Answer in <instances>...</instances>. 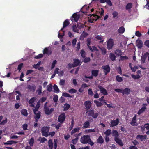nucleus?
Masks as SVG:
<instances>
[{
    "label": "nucleus",
    "mask_w": 149,
    "mask_h": 149,
    "mask_svg": "<svg viewBox=\"0 0 149 149\" xmlns=\"http://www.w3.org/2000/svg\"><path fill=\"white\" fill-rule=\"evenodd\" d=\"M90 140V138L88 136H83L80 139L81 142L84 144L86 143Z\"/></svg>",
    "instance_id": "nucleus-1"
},
{
    "label": "nucleus",
    "mask_w": 149,
    "mask_h": 149,
    "mask_svg": "<svg viewBox=\"0 0 149 149\" xmlns=\"http://www.w3.org/2000/svg\"><path fill=\"white\" fill-rule=\"evenodd\" d=\"M49 127H44L42 129V133L43 135L46 137L48 136V132L49 130Z\"/></svg>",
    "instance_id": "nucleus-2"
},
{
    "label": "nucleus",
    "mask_w": 149,
    "mask_h": 149,
    "mask_svg": "<svg viewBox=\"0 0 149 149\" xmlns=\"http://www.w3.org/2000/svg\"><path fill=\"white\" fill-rule=\"evenodd\" d=\"M47 103H45L44 106V111L46 114L47 115L50 114L54 111V109L51 108L49 109L46 106Z\"/></svg>",
    "instance_id": "nucleus-3"
},
{
    "label": "nucleus",
    "mask_w": 149,
    "mask_h": 149,
    "mask_svg": "<svg viewBox=\"0 0 149 149\" xmlns=\"http://www.w3.org/2000/svg\"><path fill=\"white\" fill-rule=\"evenodd\" d=\"M114 45V41L112 39H109L107 42V47L108 49H111Z\"/></svg>",
    "instance_id": "nucleus-4"
},
{
    "label": "nucleus",
    "mask_w": 149,
    "mask_h": 149,
    "mask_svg": "<svg viewBox=\"0 0 149 149\" xmlns=\"http://www.w3.org/2000/svg\"><path fill=\"white\" fill-rule=\"evenodd\" d=\"M91 39L90 38H88L87 40V45L90 49V50L92 52L96 51V52L98 51V49H97L96 47L94 46H93L92 47L90 46L89 45H90Z\"/></svg>",
    "instance_id": "nucleus-5"
},
{
    "label": "nucleus",
    "mask_w": 149,
    "mask_h": 149,
    "mask_svg": "<svg viewBox=\"0 0 149 149\" xmlns=\"http://www.w3.org/2000/svg\"><path fill=\"white\" fill-rule=\"evenodd\" d=\"M90 18H89L88 21L90 23H93L94 21H96L99 18V17L96 15H91Z\"/></svg>",
    "instance_id": "nucleus-6"
},
{
    "label": "nucleus",
    "mask_w": 149,
    "mask_h": 149,
    "mask_svg": "<svg viewBox=\"0 0 149 149\" xmlns=\"http://www.w3.org/2000/svg\"><path fill=\"white\" fill-rule=\"evenodd\" d=\"M79 18L80 15L79 14L74 13L71 17V20L73 22H77L79 19Z\"/></svg>",
    "instance_id": "nucleus-7"
},
{
    "label": "nucleus",
    "mask_w": 149,
    "mask_h": 149,
    "mask_svg": "<svg viewBox=\"0 0 149 149\" xmlns=\"http://www.w3.org/2000/svg\"><path fill=\"white\" fill-rule=\"evenodd\" d=\"M65 114L64 113H62L59 116L58 121L62 123L65 120Z\"/></svg>",
    "instance_id": "nucleus-8"
},
{
    "label": "nucleus",
    "mask_w": 149,
    "mask_h": 149,
    "mask_svg": "<svg viewBox=\"0 0 149 149\" xmlns=\"http://www.w3.org/2000/svg\"><path fill=\"white\" fill-rule=\"evenodd\" d=\"M102 68L103 69L106 75L110 71V68L108 65L103 66L102 67Z\"/></svg>",
    "instance_id": "nucleus-9"
},
{
    "label": "nucleus",
    "mask_w": 149,
    "mask_h": 149,
    "mask_svg": "<svg viewBox=\"0 0 149 149\" xmlns=\"http://www.w3.org/2000/svg\"><path fill=\"white\" fill-rule=\"evenodd\" d=\"M35 109H33L35 114V118L36 120V121H37L39 119L40 116V113L39 111H35Z\"/></svg>",
    "instance_id": "nucleus-10"
},
{
    "label": "nucleus",
    "mask_w": 149,
    "mask_h": 149,
    "mask_svg": "<svg viewBox=\"0 0 149 149\" xmlns=\"http://www.w3.org/2000/svg\"><path fill=\"white\" fill-rule=\"evenodd\" d=\"M136 45L138 48H141L143 45V42L141 40L138 39L136 42Z\"/></svg>",
    "instance_id": "nucleus-11"
},
{
    "label": "nucleus",
    "mask_w": 149,
    "mask_h": 149,
    "mask_svg": "<svg viewBox=\"0 0 149 149\" xmlns=\"http://www.w3.org/2000/svg\"><path fill=\"white\" fill-rule=\"evenodd\" d=\"M54 71L55 73L58 74V76L60 77L63 76V72L62 70H60L58 68H56Z\"/></svg>",
    "instance_id": "nucleus-12"
},
{
    "label": "nucleus",
    "mask_w": 149,
    "mask_h": 149,
    "mask_svg": "<svg viewBox=\"0 0 149 149\" xmlns=\"http://www.w3.org/2000/svg\"><path fill=\"white\" fill-rule=\"evenodd\" d=\"M89 86H88L87 84H83L80 88L79 89V91L80 93H82L84 90V89L87 87H88Z\"/></svg>",
    "instance_id": "nucleus-13"
},
{
    "label": "nucleus",
    "mask_w": 149,
    "mask_h": 149,
    "mask_svg": "<svg viewBox=\"0 0 149 149\" xmlns=\"http://www.w3.org/2000/svg\"><path fill=\"white\" fill-rule=\"evenodd\" d=\"M119 122V120L118 119H116L115 120H113L111 122V127H113L116 126L117 125Z\"/></svg>",
    "instance_id": "nucleus-14"
},
{
    "label": "nucleus",
    "mask_w": 149,
    "mask_h": 149,
    "mask_svg": "<svg viewBox=\"0 0 149 149\" xmlns=\"http://www.w3.org/2000/svg\"><path fill=\"white\" fill-rule=\"evenodd\" d=\"M148 55H149V53H148V52H147L145 53L143 56H141V63H144L145 62V60L146 58L147 57Z\"/></svg>",
    "instance_id": "nucleus-15"
},
{
    "label": "nucleus",
    "mask_w": 149,
    "mask_h": 149,
    "mask_svg": "<svg viewBox=\"0 0 149 149\" xmlns=\"http://www.w3.org/2000/svg\"><path fill=\"white\" fill-rule=\"evenodd\" d=\"M84 104L85 106L86 109L87 110H88L90 108L91 103L89 101H87L84 102Z\"/></svg>",
    "instance_id": "nucleus-16"
},
{
    "label": "nucleus",
    "mask_w": 149,
    "mask_h": 149,
    "mask_svg": "<svg viewBox=\"0 0 149 149\" xmlns=\"http://www.w3.org/2000/svg\"><path fill=\"white\" fill-rule=\"evenodd\" d=\"M74 62L72 65L73 67H76L81 65V63L79 60L74 59Z\"/></svg>",
    "instance_id": "nucleus-17"
},
{
    "label": "nucleus",
    "mask_w": 149,
    "mask_h": 149,
    "mask_svg": "<svg viewBox=\"0 0 149 149\" xmlns=\"http://www.w3.org/2000/svg\"><path fill=\"white\" fill-rule=\"evenodd\" d=\"M147 105V104L146 103L143 104V107L139 111L138 114L139 115L140 114L144 111L146 109V107Z\"/></svg>",
    "instance_id": "nucleus-18"
},
{
    "label": "nucleus",
    "mask_w": 149,
    "mask_h": 149,
    "mask_svg": "<svg viewBox=\"0 0 149 149\" xmlns=\"http://www.w3.org/2000/svg\"><path fill=\"white\" fill-rule=\"evenodd\" d=\"M130 90L128 88H126L124 89H123L122 93L123 95H129L130 92Z\"/></svg>",
    "instance_id": "nucleus-19"
},
{
    "label": "nucleus",
    "mask_w": 149,
    "mask_h": 149,
    "mask_svg": "<svg viewBox=\"0 0 149 149\" xmlns=\"http://www.w3.org/2000/svg\"><path fill=\"white\" fill-rule=\"evenodd\" d=\"M137 139H139L141 141H145L147 138V136L146 135H138L137 136Z\"/></svg>",
    "instance_id": "nucleus-20"
},
{
    "label": "nucleus",
    "mask_w": 149,
    "mask_h": 149,
    "mask_svg": "<svg viewBox=\"0 0 149 149\" xmlns=\"http://www.w3.org/2000/svg\"><path fill=\"white\" fill-rule=\"evenodd\" d=\"M35 99V98L33 97L31 98L29 100V102L31 106L32 107H34V106L35 104L34 102Z\"/></svg>",
    "instance_id": "nucleus-21"
},
{
    "label": "nucleus",
    "mask_w": 149,
    "mask_h": 149,
    "mask_svg": "<svg viewBox=\"0 0 149 149\" xmlns=\"http://www.w3.org/2000/svg\"><path fill=\"white\" fill-rule=\"evenodd\" d=\"M99 88L100 91L104 95H106L107 94V93L106 90L104 89L103 87L101 86H99Z\"/></svg>",
    "instance_id": "nucleus-22"
},
{
    "label": "nucleus",
    "mask_w": 149,
    "mask_h": 149,
    "mask_svg": "<svg viewBox=\"0 0 149 149\" xmlns=\"http://www.w3.org/2000/svg\"><path fill=\"white\" fill-rule=\"evenodd\" d=\"M69 24V22L68 20L67 19L63 23V27L61 29L60 31H63V28L67 27Z\"/></svg>",
    "instance_id": "nucleus-23"
},
{
    "label": "nucleus",
    "mask_w": 149,
    "mask_h": 149,
    "mask_svg": "<svg viewBox=\"0 0 149 149\" xmlns=\"http://www.w3.org/2000/svg\"><path fill=\"white\" fill-rule=\"evenodd\" d=\"M115 140L116 142L120 146H122L123 145V144L121 141V140L119 139L118 138H116L115 139Z\"/></svg>",
    "instance_id": "nucleus-24"
},
{
    "label": "nucleus",
    "mask_w": 149,
    "mask_h": 149,
    "mask_svg": "<svg viewBox=\"0 0 149 149\" xmlns=\"http://www.w3.org/2000/svg\"><path fill=\"white\" fill-rule=\"evenodd\" d=\"M125 31L124 28L123 26L119 28L118 30V32L119 33H123Z\"/></svg>",
    "instance_id": "nucleus-25"
},
{
    "label": "nucleus",
    "mask_w": 149,
    "mask_h": 149,
    "mask_svg": "<svg viewBox=\"0 0 149 149\" xmlns=\"http://www.w3.org/2000/svg\"><path fill=\"white\" fill-rule=\"evenodd\" d=\"M136 116H135L133 118L132 120L131 123V124L132 125L134 126L137 125V124L136 122Z\"/></svg>",
    "instance_id": "nucleus-26"
},
{
    "label": "nucleus",
    "mask_w": 149,
    "mask_h": 149,
    "mask_svg": "<svg viewBox=\"0 0 149 149\" xmlns=\"http://www.w3.org/2000/svg\"><path fill=\"white\" fill-rule=\"evenodd\" d=\"M80 129V127H77L74 129L71 132V134L72 135L74 133L78 132Z\"/></svg>",
    "instance_id": "nucleus-27"
},
{
    "label": "nucleus",
    "mask_w": 149,
    "mask_h": 149,
    "mask_svg": "<svg viewBox=\"0 0 149 149\" xmlns=\"http://www.w3.org/2000/svg\"><path fill=\"white\" fill-rule=\"evenodd\" d=\"M21 113L22 115L25 116H26L28 115L27 110L26 109H22L21 110Z\"/></svg>",
    "instance_id": "nucleus-28"
},
{
    "label": "nucleus",
    "mask_w": 149,
    "mask_h": 149,
    "mask_svg": "<svg viewBox=\"0 0 149 149\" xmlns=\"http://www.w3.org/2000/svg\"><path fill=\"white\" fill-rule=\"evenodd\" d=\"M112 135L113 136L115 137V139L116 138H117L118 136V132L115 130H113V131Z\"/></svg>",
    "instance_id": "nucleus-29"
},
{
    "label": "nucleus",
    "mask_w": 149,
    "mask_h": 149,
    "mask_svg": "<svg viewBox=\"0 0 149 149\" xmlns=\"http://www.w3.org/2000/svg\"><path fill=\"white\" fill-rule=\"evenodd\" d=\"M17 142L16 141H8L7 142L4 143V145H11L13 143H16Z\"/></svg>",
    "instance_id": "nucleus-30"
},
{
    "label": "nucleus",
    "mask_w": 149,
    "mask_h": 149,
    "mask_svg": "<svg viewBox=\"0 0 149 149\" xmlns=\"http://www.w3.org/2000/svg\"><path fill=\"white\" fill-rule=\"evenodd\" d=\"M115 53L117 56H120L122 55V52L120 50H116Z\"/></svg>",
    "instance_id": "nucleus-31"
},
{
    "label": "nucleus",
    "mask_w": 149,
    "mask_h": 149,
    "mask_svg": "<svg viewBox=\"0 0 149 149\" xmlns=\"http://www.w3.org/2000/svg\"><path fill=\"white\" fill-rule=\"evenodd\" d=\"M48 146L50 149H52L53 145L52 141L51 140H49L48 141Z\"/></svg>",
    "instance_id": "nucleus-32"
},
{
    "label": "nucleus",
    "mask_w": 149,
    "mask_h": 149,
    "mask_svg": "<svg viewBox=\"0 0 149 149\" xmlns=\"http://www.w3.org/2000/svg\"><path fill=\"white\" fill-rule=\"evenodd\" d=\"M146 128L147 130L149 129V124L147 123L145 124L144 126L141 127V129L143 131L144 129Z\"/></svg>",
    "instance_id": "nucleus-33"
},
{
    "label": "nucleus",
    "mask_w": 149,
    "mask_h": 149,
    "mask_svg": "<svg viewBox=\"0 0 149 149\" xmlns=\"http://www.w3.org/2000/svg\"><path fill=\"white\" fill-rule=\"evenodd\" d=\"M109 57L110 58L112 61L114 60L116 58L115 56L113 53H110Z\"/></svg>",
    "instance_id": "nucleus-34"
},
{
    "label": "nucleus",
    "mask_w": 149,
    "mask_h": 149,
    "mask_svg": "<svg viewBox=\"0 0 149 149\" xmlns=\"http://www.w3.org/2000/svg\"><path fill=\"white\" fill-rule=\"evenodd\" d=\"M72 29L73 31L75 32H78L79 31L78 29H77V27L76 25L74 24L72 26Z\"/></svg>",
    "instance_id": "nucleus-35"
},
{
    "label": "nucleus",
    "mask_w": 149,
    "mask_h": 149,
    "mask_svg": "<svg viewBox=\"0 0 149 149\" xmlns=\"http://www.w3.org/2000/svg\"><path fill=\"white\" fill-rule=\"evenodd\" d=\"M98 70H93L92 71V74L93 75L97 76L98 74Z\"/></svg>",
    "instance_id": "nucleus-36"
},
{
    "label": "nucleus",
    "mask_w": 149,
    "mask_h": 149,
    "mask_svg": "<svg viewBox=\"0 0 149 149\" xmlns=\"http://www.w3.org/2000/svg\"><path fill=\"white\" fill-rule=\"evenodd\" d=\"M36 86L34 85H29L28 86V88L30 90H33L34 91L35 89Z\"/></svg>",
    "instance_id": "nucleus-37"
},
{
    "label": "nucleus",
    "mask_w": 149,
    "mask_h": 149,
    "mask_svg": "<svg viewBox=\"0 0 149 149\" xmlns=\"http://www.w3.org/2000/svg\"><path fill=\"white\" fill-rule=\"evenodd\" d=\"M104 140L102 136H100L99 137L97 140V142L100 143H103Z\"/></svg>",
    "instance_id": "nucleus-38"
},
{
    "label": "nucleus",
    "mask_w": 149,
    "mask_h": 149,
    "mask_svg": "<svg viewBox=\"0 0 149 149\" xmlns=\"http://www.w3.org/2000/svg\"><path fill=\"white\" fill-rule=\"evenodd\" d=\"M88 113V114L89 116H92L93 117V116L94 115V111L93 110L88 111L87 112Z\"/></svg>",
    "instance_id": "nucleus-39"
},
{
    "label": "nucleus",
    "mask_w": 149,
    "mask_h": 149,
    "mask_svg": "<svg viewBox=\"0 0 149 149\" xmlns=\"http://www.w3.org/2000/svg\"><path fill=\"white\" fill-rule=\"evenodd\" d=\"M52 85L49 84L47 86V90L49 91H51L52 90Z\"/></svg>",
    "instance_id": "nucleus-40"
},
{
    "label": "nucleus",
    "mask_w": 149,
    "mask_h": 149,
    "mask_svg": "<svg viewBox=\"0 0 149 149\" xmlns=\"http://www.w3.org/2000/svg\"><path fill=\"white\" fill-rule=\"evenodd\" d=\"M89 126V122L86 121L84 123V124L83 127L84 128H88Z\"/></svg>",
    "instance_id": "nucleus-41"
},
{
    "label": "nucleus",
    "mask_w": 149,
    "mask_h": 149,
    "mask_svg": "<svg viewBox=\"0 0 149 149\" xmlns=\"http://www.w3.org/2000/svg\"><path fill=\"white\" fill-rule=\"evenodd\" d=\"M53 88L55 92L56 93H58L59 92V89L56 85H54Z\"/></svg>",
    "instance_id": "nucleus-42"
},
{
    "label": "nucleus",
    "mask_w": 149,
    "mask_h": 149,
    "mask_svg": "<svg viewBox=\"0 0 149 149\" xmlns=\"http://www.w3.org/2000/svg\"><path fill=\"white\" fill-rule=\"evenodd\" d=\"M94 102L95 103L97 107H100L102 105V104L101 102H99L97 100H95Z\"/></svg>",
    "instance_id": "nucleus-43"
},
{
    "label": "nucleus",
    "mask_w": 149,
    "mask_h": 149,
    "mask_svg": "<svg viewBox=\"0 0 149 149\" xmlns=\"http://www.w3.org/2000/svg\"><path fill=\"white\" fill-rule=\"evenodd\" d=\"M42 87L41 86H39V88L38 89L37 92L38 94L39 95H40L41 93Z\"/></svg>",
    "instance_id": "nucleus-44"
},
{
    "label": "nucleus",
    "mask_w": 149,
    "mask_h": 149,
    "mask_svg": "<svg viewBox=\"0 0 149 149\" xmlns=\"http://www.w3.org/2000/svg\"><path fill=\"white\" fill-rule=\"evenodd\" d=\"M88 95H89V96H92L93 95V92L92 91V90L91 89H90V88L88 90Z\"/></svg>",
    "instance_id": "nucleus-45"
},
{
    "label": "nucleus",
    "mask_w": 149,
    "mask_h": 149,
    "mask_svg": "<svg viewBox=\"0 0 149 149\" xmlns=\"http://www.w3.org/2000/svg\"><path fill=\"white\" fill-rule=\"evenodd\" d=\"M116 79L117 81L118 82H121L123 80L122 78L118 75L116 76Z\"/></svg>",
    "instance_id": "nucleus-46"
},
{
    "label": "nucleus",
    "mask_w": 149,
    "mask_h": 149,
    "mask_svg": "<svg viewBox=\"0 0 149 149\" xmlns=\"http://www.w3.org/2000/svg\"><path fill=\"white\" fill-rule=\"evenodd\" d=\"M132 6V4L131 3H128L126 6V9L127 10L131 8Z\"/></svg>",
    "instance_id": "nucleus-47"
},
{
    "label": "nucleus",
    "mask_w": 149,
    "mask_h": 149,
    "mask_svg": "<svg viewBox=\"0 0 149 149\" xmlns=\"http://www.w3.org/2000/svg\"><path fill=\"white\" fill-rule=\"evenodd\" d=\"M34 142V140L33 138H31L29 142V144L30 146H32Z\"/></svg>",
    "instance_id": "nucleus-48"
},
{
    "label": "nucleus",
    "mask_w": 149,
    "mask_h": 149,
    "mask_svg": "<svg viewBox=\"0 0 149 149\" xmlns=\"http://www.w3.org/2000/svg\"><path fill=\"white\" fill-rule=\"evenodd\" d=\"M62 95L64 97H71L72 96L69 94L65 92L63 93Z\"/></svg>",
    "instance_id": "nucleus-49"
},
{
    "label": "nucleus",
    "mask_w": 149,
    "mask_h": 149,
    "mask_svg": "<svg viewBox=\"0 0 149 149\" xmlns=\"http://www.w3.org/2000/svg\"><path fill=\"white\" fill-rule=\"evenodd\" d=\"M41 62H39L36 64H35L33 65V67L35 69H38L40 65Z\"/></svg>",
    "instance_id": "nucleus-50"
},
{
    "label": "nucleus",
    "mask_w": 149,
    "mask_h": 149,
    "mask_svg": "<svg viewBox=\"0 0 149 149\" xmlns=\"http://www.w3.org/2000/svg\"><path fill=\"white\" fill-rule=\"evenodd\" d=\"M68 92L70 93H74L76 92L77 90L75 89L72 88L69 90Z\"/></svg>",
    "instance_id": "nucleus-51"
},
{
    "label": "nucleus",
    "mask_w": 149,
    "mask_h": 149,
    "mask_svg": "<svg viewBox=\"0 0 149 149\" xmlns=\"http://www.w3.org/2000/svg\"><path fill=\"white\" fill-rule=\"evenodd\" d=\"M99 48L101 50L102 54H105L106 52V49L103 47L100 48V47H99Z\"/></svg>",
    "instance_id": "nucleus-52"
},
{
    "label": "nucleus",
    "mask_w": 149,
    "mask_h": 149,
    "mask_svg": "<svg viewBox=\"0 0 149 149\" xmlns=\"http://www.w3.org/2000/svg\"><path fill=\"white\" fill-rule=\"evenodd\" d=\"M48 48H45L43 51V54H46L47 55L49 54V53L48 52Z\"/></svg>",
    "instance_id": "nucleus-53"
},
{
    "label": "nucleus",
    "mask_w": 149,
    "mask_h": 149,
    "mask_svg": "<svg viewBox=\"0 0 149 149\" xmlns=\"http://www.w3.org/2000/svg\"><path fill=\"white\" fill-rule=\"evenodd\" d=\"M95 38L97 39L101 40L100 42H102L104 41L103 40H102V37L101 36H96Z\"/></svg>",
    "instance_id": "nucleus-54"
},
{
    "label": "nucleus",
    "mask_w": 149,
    "mask_h": 149,
    "mask_svg": "<svg viewBox=\"0 0 149 149\" xmlns=\"http://www.w3.org/2000/svg\"><path fill=\"white\" fill-rule=\"evenodd\" d=\"M111 133V130H108L105 132L104 133L107 136H108Z\"/></svg>",
    "instance_id": "nucleus-55"
},
{
    "label": "nucleus",
    "mask_w": 149,
    "mask_h": 149,
    "mask_svg": "<svg viewBox=\"0 0 149 149\" xmlns=\"http://www.w3.org/2000/svg\"><path fill=\"white\" fill-rule=\"evenodd\" d=\"M54 148L56 149L57 147V144L58 143V140L57 139H54Z\"/></svg>",
    "instance_id": "nucleus-56"
},
{
    "label": "nucleus",
    "mask_w": 149,
    "mask_h": 149,
    "mask_svg": "<svg viewBox=\"0 0 149 149\" xmlns=\"http://www.w3.org/2000/svg\"><path fill=\"white\" fill-rule=\"evenodd\" d=\"M132 76L134 79H139L140 77V76L139 75H132Z\"/></svg>",
    "instance_id": "nucleus-57"
},
{
    "label": "nucleus",
    "mask_w": 149,
    "mask_h": 149,
    "mask_svg": "<svg viewBox=\"0 0 149 149\" xmlns=\"http://www.w3.org/2000/svg\"><path fill=\"white\" fill-rule=\"evenodd\" d=\"M43 56V54H39L38 55L36 56L34 58L36 59H39Z\"/></svg>",
    "instance_id": "nucleus-58"
},
{
    "label": "nucleus",
    "mask_w": 149,
    "mask_h": 149,
    "mask_svg": "<svg viewBox=\"0 0 149 149\" xmlns=\"http://www.w3.org/2000/svg\"><path fill=\"white\" fill-rule=\"evenodd\" d=\"M70 107V106L68 104H65L64 106V110H66Z\"/></svg>",
    "instance_id": "nucleus-59"
},
{
    "label": "nucleus",
    "mask_w": 149,
    "mask_h": 149,
    "mask_svg": "<svg viewBox=\"0 0 149 149\" xmlns=\"http://www.w3.org/2000/svg\"><path fill=\"white\" fill-rule=\"evenodd\" d=\"M56 62L57 61L56 60H54L53 61L51 66V68L52 69H53V68H54L55 65L56 63Z\"/></svg>",
    "instance_id": "nucleus-60"
},
{
    "label": "nucleus",
    "mask_w": 149,
    "mask_h": 149,
    "mask_svg": "<svg viewBox=\"0 0 149 149\" xmlns=\"http://www.w3.org/2000/svg\"><path fill=\"white\" fill-rule=\"evenodd\" d=\"M46 100V98L45 97H42L39 101L38 102H43L45 101Z\"/></svg>",
    "instance_id": "nucleus-61"
},
{
    "label": "nucleus",
    "mask_w": 149,
    "mask_h": 149,
    "mask_svg": "<svg viewBox=\"0 0 149 149\" xmlns=\"http://www.w3.org/2000/svg\"><path fill=\"white\" fill-rule=\"evenodd\" d=\"M95 131L94 129H91L86 130V132H94Z\"/></svg>",
    "instance_id": "nucleus-62"
},
{
    "label": "nucleus",
    "mask_w": 149,
    "mask_h": 149,
    "mask_svg": "<svg viewBox=\"0 0 149 149\" xmlns=\"http://www.w3.org/2000/svg\"><path fill=\"white\" fill-rule=\"evenodd\" d=\"M65 83V80L63 79H61L59 82L60 85L62 86L64 85Z\"/></svg>",
    "instance_id": "nucleus-63"
},
{
    "label": "nucleus",
    "mask_w": 149,
    "mask_h": 149,
    "mask_svg": "<svg viewBox=\"0 0 149 149\" xmlns=\"http://www.w3.org/2000/svg\"><path fill=\"white\" fill-rule=\"evenodd\" d=\"M144 44L146 46L149 47V40L146 41L144 42Z\"/></svg>",
    "instance_id": "nucleus-64"
}]
</instances>
